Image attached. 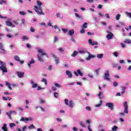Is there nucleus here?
<instances>
[{
	"label": "nucleus",
	"instance_id": "f257e3e1",
	"mask_svg": "<svg viewBox=\"0 0 131 131\" xmlns=\"http://www.w3.org/2000/svg\"><path fill=\"white\" fill-rule=\"evenodd\" d=\"M36 4L37 6H34V10L35 11L36 13L40 15H45V12L42 11V7L40 6L42 5V2H40V1H36Z\"/></svg>",
	"mask_w": 131,
	"mask_h": 131
},
{
	"label": "nucleus",
	"instance_id": "f03ea898",
	"mask_svg": "<svg viewBox=\"0 0 131 131\" xmlns=\"http://www.w3.org/2000/svg\"><path fill=\"white\" fill-rule=\"evenodd\" d=\"M38 52L40 53H38L37 54L38 60L40 62H45V59H43V56H46L47 58H49V56L47 55V54H46V52H42V51L41 50L39 49L38 50Z\"/></svg>",
	"mask_w": 131,
	"mask_h": 131
},
{
	"label": "nucleus",
	"instance_id": "7ed1b4c3",
	"mask_svg": "<svg viewBox=\"0 0 131 131\" xmlns=\"http://www.w3.org/2000/svg\"><path fill=\"white\" fill-rule=\"evenodd\" d=\"M0 64L1 65L0 67V70H2L3 73H7L8 71L7 68L6 67L5 63L0 60Z\"/></svg>",
	"mask_w": 131,
	"mask_h": 131
},
{
	"label": "nucleus",
	"instance_id": "20e7f679",
	"mask_svg": "<svg viewBox=\"0 0 131 131\" xmlns=\"http://www.w3.org/2000/svg\"><path fill=\"white\" fill-rule=\"evenodd\" d=\"M64 102H65V104L67 105H68L69 106H70L71 108H73L74 106V103L73 100H70V101H69L68 103V99H65L64 100Z\"/></svg>",
	"mask_w": 131,
	"mask_h": 131
},
{
	"label": "nucleus",
	"instance_id": "39448f33",
	"mask_svg": "<svg viewBox=\"0 0 131 131\" xmlns=\"http://www.w3.org/2000/svg\"><path fill=\"white\" fill-rule=\"evenodd\" d=\"M109 77H110L109 71L106 70V73L104 74V76H103V78H104L105 80L110 81V79Z\"/></svg>",
	"mask_w": 131,
	"mask_h": 131
},
{
	"label": "nucleus",
	"instance_id": "423d86ee",
	"mask_svg": "<svg viewBox=\"0 0 131 131\" xmlns=\"http://www.w3.org/2000/svg\"><path fill=\"white\" fill-rule=\"evenodd\" d=\"M106 32L108 33L107 35H106V39L108 40L112 39L114 36L113 33L111 32L110 31H107Z\"/></svg>",
	"mask_w": 131,
	"mask_h": 131
},
{
	"label": "nucleus",
	"instance_id": "0eeeda50",
	"mask_svg": "<svg viewBox=\"0 0 131 131\" xmlns=\"http://www.w3.org/2000/svg\"><path fill=\"white\" fill-rule=\"evenodd\" d=\"M124 113L128 114V106L127 104V102L125 101L124 102Z\"/></svg>",
	"mask_w": 131,
	"mask_h": 131
},
{
	"label": "nucleus",
	"instance_id": "6e6552de",
	"mask_svg": "<svg viewBox=\"0 0 131 131\" xmlns=\"http://www.w3.org/2000/svg\"><path fill=\"white\" fill-rule=\"evenodd\" d=\"M106 106H107L110 108L111 110H113L114 109V104L113 103L108 102L106 103L105 104Z\"/></svg>",
	"mask_w": 131,
	"mask_h": 131
},
{
	"label": "nucleus",
	"instance_id": "1a4fd4ad",
	"mask_svg": "<svg viewBox=\"0 0 131 131\" xmlns=\"http://www.w3.org/2000/svg\"><path fill=\"white\" fill-rule=\"evenodd\" d=\"M89 57H87L86 60L87 61H90L92 58H96V56L94 55H92L89 52Z\"/></svg>",
	"mask_w": 131,
	"mask_h": 131
},
{
	"label": "nucleus",
	"instance_id": "9d476101",
	"mask_svg": "<svg viewBox=\"0 0 131 131\" xmlns=\"http://www.w3.org/2000/svg\"><path fill=\"white\" fill-rule=\"evenodd\" d=\"M89 43L91 46L98 45V43L97 41H92V39H89Z\"/></svg>",
	"mask_w": 131,
	"mask_h": 131
},
{
	"label": "nucleus",
	"instance_id": "9b49d317",
	"mask_svg": "<svg viewBox=\"0 0 131 131\" xmlns=\"http://www.w3.org/2000/svg\"><path fill=\"white\" fill-rule=\"evenodd\" d=\"M17 75V76H18V77L19 78H24V72H16Z\"/></svg>",
	"mask_w": 131,
	"mask_h": 131
},
{
	"label": "nucleus",
	"instance_id": "f8f14e48",
	"mask_svg": "<svg viewBox=\"0 0 131 131\" xmlns=\"http://www.w3.org/2000/svg\"><path fill=\"white\" fill-rule=\"evenodd\" d=\"M66 75L68 76L69 78H71L73 77V74L70 71H66Z\"/></svg>",
	"mask_w": 131,
	"mask_h": 131
},
{
	"label": "nucleus",
	"instance_id": "ddd939ff",
	"mask_svg": "<svg viewBox=\"0 0 131 131\" xmlns=\"http://www.w3.org/2000/svg\"><path fill=\"white\" fill-rule=\"evenodd\" d=\"M30 120H31V119H30L28 118H21V119H20V121L25 122V123H27V121H28Z\"/></svg>",
	"mask_w": 131,
	"mask_h": 131
},
{
	"label": "nucleus",
	"instance_id": "4468645a",
	"mask_svg": "<svg viewBox=\"0 0 131 131\" xmlns=\"http://www.w3.org/2000/svg\"><path fill=\"white\" fill-rule=\"evenodd\" d=\"M2 130L3 131H8L7 127V124L4 123L3 124V126L2 127Z\"/></svg>",
	"mask_w": 131,
	"mask_h": 131
},
{
	"label": "nucleus",
	"instance_id": "2eb2a0df",
	"mask_svg": "<svg viewBox=\"0 0 131 131\" xmlns=\"http://www.w3.org/2000/svg\"><path fill=\"white\" fill-rule=\"evenodd\" d=\"M53 57L55 58V63L58 64L59 63V58L57 57L55 55H53Z\"/></svg>",
	"mask_w": 131,
	"mask_h": 131
},
{
	"label": "nucleus",
	"instance_id": "dca6fc26",
	"mask_svg": "<svg viewBox=\"0 0 131 131\" xmlns=\"http://www.w3.org/2000/svg\"><path fill=\"white\" fill-rule=\"evenodd\" d=\"M75 15L76 16V17H78V20H80L83 19V17H82V16L79 15L78 13H75Z\"/></svg>",
	"mask_w": 131,
	"mask_h": 131
},
{
	"label": "nucleus",
	"instance_id": "f3484780",
	"mask_svg": "<svg viewBox=\"0 0 131 131\" xmlns=\"http://www.w3.org/2000/svg\"><path fill=\"white\" fill-rule=\"evenodd\" d=\"M34 63H35V61H34V59L32 58V59H31V61H30V62L28 63V66L29 67H30L31 65Z\"/></svg>",
	"mask_w": 131,
	"mask_h": 131
},
{
	"label": "nucleus",
	"instance_id": "a211bd4d",
	"mask_svg": "<svg viewBox=\"0 0 131 131\" xmlns=\"http://www.w3.org/2000/svg\"><path fill=\"white\" fill-rule=\"evenodd\" d=\"M6 85L7 86H8V89L10 90H12V88L11 87V84L8 81H6Z\"/></svg>",
	"mask_w": 131,
	"mask_h": 131
},
{
	"label": "nucleus",
	"instance_id": "6ab92c4d",
	"mask_svg": "<svg viewBox=\"0 0 131 131\" xmlns=\"http://www.w3.org/2000/svg\"><path fill=\"white\" fill-rule=\"evenodd\" d=\"M74 30L72 29L71 30L69 31V35L70 36H73L74 34Z\"/></svg>",
	"mask_w": 131,
	"mask_h": 131
},
{
	"label": "nucleus",
	"instance_id": "aec40b11",
	"mask_svg": "<svg viewBox=\"0 0 131 131\" xmlns=\"http://www.w3.org/2000/svg\"><path fill=\"white\" fill-rule=\"evenodd\" d=\"M6 24L8 27H11L12 26V23L10 22V21H6Z\"/></svg>",
	"mask_w": 131,
	"mask_h": 131
},
{
	"label": "nucleus",
	"instance_id": "412c9836",
	"mask_svg": "<svg viewBox=\"0 0 131 131\" xmlns=\"http://www.w3.org/2000/svg\"><path fill=\"white\" fill-rule=\"evenodd\" d=\"M14 58L15 60H16V61H18L20 60V57H19L18 56H17V55L14 56Z\"/></svg>",
	"mask_w": 131,
	"mask_h": 131
},
{
	"label": "nucleus",
	"instance_id": "4be33fe9",
	"mask_svg": "<svg viewBox=\"0 0 131 131\" xmlns=\"http://www.w3.org/2000/svg\"><path fill=\"white\" fill-rule=\"evenodd\" d=\"M78 54V52L77 51H74V53L72 55H71V56L72 57H75L77 56V55Z\"/></svg>",
	"mask_w": 131,
	"mask_h": 131
},
{
	"label": "nucleus",
	"instance_id": "5701e85b",
	"mask_svg": "<svg viewBox=\"0 0 131 131\" xmlns=\"http://www.w3.org/2000/svg\"><path fill=\"white\" fill-rule=\"evenodd\" d=\"M104 54H97V57L98 58L101 59L103 58V56Z\"/></svg>",
	"mask_w": 131,
	"mask_h": 131
},
{
	"label": "nucleus",
	"instance_id": "b1692460",
	"mask_svg": "<svg viewBox=\"0 0 131 131\" xmlns=\"http://www.w3.org/2000/svg\"><path fill=\"white\" fill-rule=\"evenodd\" d=\"M124 42L125 43H129V44H130V43H131V40L127 39L125 40V41H124Z\"/></svg>",
	"mask_w": 131,
	"mask_h": 131
},
{
	"label": "nucleus",
	"instance_id": "393cba45",
	"mask_svg": "<svg viewBox=\"0 0 131 131\" xmlns=\"http://www.w3.org/2000/svg\"><path fill=\"white\" fill-rule=\"evenodd\" d=\"M0 50L3 51L4 52L6 51L2 43H0Z\"/></svg>",
	"mask_w": 131,
	"mask_h": 131
},
{
	"label": "nucleus",
	"instance_id": "a878e982",
	"mask_svg": "<svg viewBox=\"0 0 131 131\" xmlns=\"http://www.w3.org/2000/svg\"><path fill=\"white\" fill-rule=\"evenodd\" d=\"M118 127L116 126H114L113 127H112V130L113 131H117Z\"/></svg>",
	"mask_w": 131,
	"mask_h": 131
},
{
	"label": "nucleus",
	"instance_id": "bb28decb",
	"mask_svg": "<svg viewBox=\"0 0 131 131\" xmlns=\"http://www.w3.org/2000/svg\"><path fill=\"white\" fill-rule=\"evenodd\" d=\"M41 82L45 83V85H47L48 82H47V80H46V79H44V78L42 79Z\"/></svg>",
	"mask_w": 131,
	"mask_h": 131
},
{
	"label": "nucleus",
	"instance_id": "cd10ccee",
	"mask_svg": "<svg viewBox=\"0 0 131 131\" xmlns=\"http://www.w3.org/2000/svg\"><path fill=\"white\" fill-rule=\"evenodd\" d=\"M77 72L80 76H83V73L81 72L80 70H77Z\"/></svg>",
	"mask_w": 131,
	"mask_h": 131
},
{
	"label": "nucleus",
	"instance_id": "c85d7f7f",
	"mask_svg": "<svg viewBox=\"0 0 131 131\" xmlns=\"http://www.w3.org/2000/svg\"><path fill=\"white\" fill-rule=\"evenodd\" d=\"M77 72L80 76H83V73L81 72L80 70H77Z\"/></svg>",
	"mask_w": 131,
	"mask_h": 131
},
{
	"label": "nucleus",
	"instance_id": "c756f323",
	"mask_svg": "<svg viewBox=\"0 0 131 131\" xmlns=\"http://www.w3.org/2000/svg\"><path fill=\"white\" fill-rule=\"evenodd\" d=\"M79 125H80V126L83 127V128H85L86 127L85 124L83 123L82 122H79Z\"/></svg>",
	"mask_w": 131,
	"mask_h": 131
},
{
	"label": "nucleus",
	"instance_id": "7c9ffc66",
	"mask_svg": "<svg viewBox=\"0 0 131 131\" xmlns=\"http://www.w3.org/2000/svg\"><path fill=\"white\" fill-rule=\"evenodd\" d=\"M88 23H84L83 25V28L84 29L88 28Z\"/></svg>",
	"mask_w": 131,
	"mask_h": 131
},
{
	"label": "nucleus",
	"instance_id": "2f4dec72",
	"mask_svg": "<svg viewBox=\"0 0 131 131\" xmlns=\"http://www.w3.org/2000/svg\"><path fill=\"white\" fill-rule=\"evenodd\" d=\"M54 85L55 86L59 88L62 87V86L61 85H59V84L58 83H55Z\"/></svg>",
	"mask_w": 131,
	"mask_h": 131
},
{
	"label": "nucleus",
	"instance_id": "473e14b6",
	"mask_svg": "<svg viewBox=\"0 0 131 131\" xmlns=\"http://www.w3.org/2000/svg\"><path fill=\"white\" fill-rule=\"evenodd\" d=\"M58 41V37L55 36L54 38V43H55Z\"/></svg>",
	"mask_w": 131,
	"mask_h": 131
},
{
	"label": "nucleus",
	"instance_id": "72a5a7b5",
	"mask_svg": "<svg viewBox=\"0 0 131 131\" xmlns=\"http://www.w3.org/2000/svg\"><path fill=\"white\" fill-rule=\"evenodd\" d=\"M62 31L63 33H64L65 34H66L67 32H68V30L67 29H62Z\"/></svg>",
	"mask_w": 131,
	"mask_h": 131
},
{
	"label": "nucleus",
	"instance_id": "f704fd0d",
	"mask_svg": "<svg viewBox=\"0 0 131 131\" xmlns=\"http://www.w3.org/2000/svg\"><path fill=\"white\" fill-rule=\"evenodd\" d=\"M19 14L21 15H26V13L25 11H19Z\"/></svg>",
	"mask_w": 131,
	"mask_h": 131
},
{
	"label": "nucleus",
	"instance_id": "c9c22d12",
	"mask_svg": "<svg viewBox=\"0 0 131 131\" xmlns=\"http://www.w3.org/2000/svg\"><path fill=\"white\" fill-rule=\"evenodd\" d=\"M85 53V51L84 50H79V53L80 54H84Z\"/></svg>",
	"mask_w": 131,
	"mask_h": 131
},
{
	"label": "nucleus",
	"instance_id": "e433bc0d",
	"mask_svg": "<svg viewBox=\"0 0 131 131\" xmlns=\"http://www.w3.org/2000/svg\"><path fill=\"white\" fill-rule=\"evenodd\" d=\"M9 113H10L11 115H12V114L16 115L17 114V113L14 111L9 112Z\"/></svg>",
	"mask_w": 131,
	"mask_h": 131
},
{
	"label": "nucleus",
	"instance_id": "4c0bfd02",
	"mask_svg": "<svg viewBox=\"0 0 131 131\" xmlns=\"http://www.w3.org/2000/svg\"><path fill=\"white\" fill-rule=\"evenodd\" d=\"M113 85L114 87H116L118 85V84L117 81H114L113 83Z\"/></svg>",
	"mask_w": 131,
	"mask_h": 131
},
{
	"label": "nucleus",
	"instance_id": "58836bf2",
	"mask_svg": "<svg viewBox=\"0 0 131 131\" xmlns=\"http://www.w3.org/2000/svg\"><path fill=\"white\" fill-rule=\"evenodd\" d=\"M121 15L120 14H117L116 15V20H118L120 18Z\"/></svg>",
	"mask_w": 131,
	"mask_h": 131
},
{
	"label": "nucleus",
	"instance_id": "ea45409f",
	"mask_svg": "<svg viewBox=\"0 0 131 131\" xmlns=\"http://www.w3.org/2000/svg\"><path fill=\"white\" fill-rule=\"evenodd\" d=\"M54 96L55 98H58V93H56V92H54Z\"/></svg>",
	"mask_w": 131,
	"mask_h": 131
},
{
	"label": "nucleus",
	"instance_id": "a19ab883",
	"mask_svg": "<svg viewBox=\"0 0 131 131\" xmlns=\"http://www.w3.org/2000/svg\"><path fill=\"white\" fill-rule=\"evenodd\" d=\"M10 127L16 126V124L14 123H11L10 124Z\"/></svg>",
	"mask_w": 131,
	"mask_h": 131
},
{
	"label": "nucleus",
	"instance_id": "79ce46f5",
	"mask_svg": "<svg viewBox=\"0 0 131 131\" xmlns=\"http://www.w3.org/2000/svg\"><path fill=\"white\" fill-rule=\"evenodd\" d=\"M101 105H102V100H100V104L95 105V107H99V106H101Z\"/></svg>",
	"mask_w": 131,
	"mask_h": 131
},
{
	"label": "nucleus",
	"instance_id": "37998d69",
	"mask_svg": "<svg viewBox=\"0 0 131 131\" xmlns=\"http://www.w3.org/2000/svg\"><path fill=\"white\" fill-rule=\"evenodd\" d=\"M55 29H58L59 30V32H61V31L60 30V29L59 28V27H58V26L55 25L54 27Z\"/></svg>",
	"mask_w": 131,
	"mask_h": 131
},
{
	"label": "nucleus",
	"instance_id": "c03bdc74",
	"mask_svg": "<svg viewBox=\"0 0 131 131\" xmlns=\"http://www.w3.org/2000/svg\"><path fill=\"white\" fill-rule=\"evenodd\" d=\"M28 128H29V129L35 128V126L34 125L32 124L29 127H28Z\"/></svg>",
	"mask_w": 131,
	"mask_h": 131
},
{
	"label": "nucleus",
	"instance_id": "a18cd8bd",
	"mask_svg": "<svg viewBox=\"0 0 131 131\" xmlns=\"http://www.w3.org/2000/svg\"><path fill=\"white\" fill-rule=\"evenodd\" d=\"M114 56H116V57H118V53L115 52L113 53Z\"/></svg>",
	"mask_w": 131,
	"mask_h": 131
},
{
	"label": "nucleus",
	"instance_id": "49530a36",
	"mask_svg": "<svg viewBox=\"0 0 131 131\" xmlns=\"http://www.w3.org/2000/svg\"><path fill=\"white\" fill-rule=\"evenodd\" d=\"M23 39L24 40H28L29 38L26 36H24L22 37Z\"/></svg>",
	"mask_w": 131,
	"mask_h": 131
},
{
	"label": "nucleus",
	"instance_id": "de8ad7c7",
	"mask_svg": "<svg viewBox=\"0 0 131 131\" xmlns=\"http://www.w3.org/2000/svg\"><path fill=\"white\" fill-rule=\"evenodd\" d=\"M100 69H97L96 70H95V73H96L97 75H99V71H100Z\"/></svg>",
	"mask_w": 131,
	"mask_h": 131
},
{
	"label": "nucleus",
	"instance_id": "09e8293b",
	"mask_svg": "<svg viewBox=\"0 0 131 131\" xmlns=\"http://www.w3.org/2000/svg\"><path fill=\"white\" fill-rule=\"evenodd\" d=\"M85 31L84 29H81V31H80V33L81 34H83L85 33Z\"/></svg>",
	"mask_w": 131,
	"mask_h": 131
},
{
	"label": "nucleus",
	"instance_id": "8fccbe9b",
	"mask_svg": "<svg viewBox=\"0 0 131 131\" xmlns=\"http://www.w3.org/2000/svg\"><path fill=\"white\" fill-rule=\"evenodd\" d=\"M56 16L57 18H61V14L59 13H56Z\"/></svg>",
	"mask_w": 131,
	"mask_h": 131
},
{
	"label": "nucleus",
	"instance_id": "3c124183",
	"mask_svg": "<svg viewBox=\"0 0 131 131\" xmlns=\"http://www.w3.org/2000/svg\"><path fill=\"white\" fill-rule=\"evenodd\" d=\"M30 31L31 32H35V30L34 28H33L32 27H31L30 28Z\"/></svg>",
	"mask_w": 131,
	"mask_h": 131
},
{
	"label": "nucleus",
	"instance_id": "603ef678",
	"mask_svg": "<svg viewBox=\"0 0 131 131\" xmlns=\"http://www.w3.org/2000/svg\"><path fill=\"white\" fill-rule=\"evenodd\" d=\"M37 86V84L36 83H34V84H33L32 88H35Z\"/></svg>",
	"mask_w": 131,
	"mask_h": 131
},
{
	"label": "nucleus",
	"instance_id": "864d4df0",
	"mask_svg": "<svg viewBox=\"0 0 131 131\" xmlns=\"http://www.w3.org/2000/svg\"><path fill=\"white\" fill-rule=\"evenodd\" d=\"M52 91H56L57 90V88H56V87H55V86H52Z\"/></svg>",
	"mask_w": 131,
	"mask_h": 131
},
{
	"label": "nucleus",
	"instance_id": "5fc2aeb1",
	"mask_svg": "<svg viewBox=\"0 0 131 131\" xmlns=\"http://www.w3.org/2000/svg\"><path fill=\"white\" fill-rule=\"evenodd\" d=\"M126 15L130 17V18H131V13H129L128 12H126Z\"/></svg>",
	"mask_w": 131,
	"mask_h": 131
},
{
	"label": "nucleus",
	"instance_id": "6e6d98bb",
	"mask_svg": "<svg viewBox=\"0 0 131 131\" xmlns=\"http://www.w3.org/2000/svg\"><path fill=\"white\" fill-rule=\"evenodd\" d=\"M26 129H27V126H24L22 128V131H26Z\"/></svg>",
	"mask_w": 131,
	"mask_h": 131
},
{
	"label": "nucleus",
	"instance_id": "4d7b16f0",
	"mask_svg": "<svg viewBox=\"0 0 131 131\" xmlns=\"http://www.w3.org/2000/svg\"><path fill=\"white\" fill-rule=\"evenodd\" d=\"M40 102L41 104H43V103H45V100H43L42 98H40Z\"/></svg>",
	"mask_w": 131,
	"mask_h": 131
},
{
	"label": "nucleus",
	"instance_id": "13d9d810",
	"mask_svg": "<svg viewBox=\"0 0 131 131\" xmlns=\"http://www.w3.org/2000/svg\"><path fill=\"white\" fill-rule=\"evenodd\" d=\"M86 110L89 111H91V108L90 106L86 107Z\"/></svg>",
	"mask_w": 131,
	"mask_h": 131
},
{
	"label": "nucleus",
	"instance_id": "bf43d9fd",
	"mask_svg": "<svg viewBox=\"0 0 131 131\" xmlns=\"http://www.w3.org/2000/svg\"><path fill=\"white\" fill-rule=\"evenodd\" d=\"M102 5H101V4L98 5V9H102Z\"/></svg>",
	"mask_w": 131,
	"mask_h": 131
},
{
	"label": "nucleus",
	"instance_id": "052dcab7",
	"mask_svg": "<svg viewBox=\"0 0 131 131\" xmlns=\"http://www.w3.org/2000/svg\"><path fill=\"white\" fill-rule=\"evenodd\" d=\"M27 47L28 49H31V45H30V44H27Z\"/></svg>",
	"mask_w": 131,
	"mask_h": 131
},
{
	"label": "nucleus",
	"instance_id": "680f3d73",
	"mask_svg": "<svg viewBox=\"0 0 131 131\" xmlns=\"http://www.w3.org/2000/svg\"><path fill=\"white\" fill-rule=\"evenodd\" d=\"M87 2L89 3H93L94 2V0H87Z\"/></svg>",
	"mask_w": 131,
	"mask_h": 131
},
{
	"label": "nucleus",
	"instance_id": "e2e57ef3",
	"mask_svg": "<svg viewBox=\"0 0 131 131\" xmlns=\"http://www.w3.org/2000/svg\"><path fill=\"white\" fill-rule=\"evenodd\" d=\"M125 114L124 113H120V116H121L122 117H123L124 116Z\"/></svg>",
	"mask_w": 131,
	"mask_h": 131
},
{
	"label": "nucleus",
	"instance_id": "0e129e2a",
	"mask_svg": "<svg viewBox=\"0 0 131 131\" xmlns=\"http://www.w3.org/2000/svg\"><path fill=\"white\" fill-rule=\"evenodd\" d=\"M25 19L23 18V19H21V24H22L23 25H24V24H25Z\"/></svg>",
	"mask_w": 131,
	"mask_h": 131
},
{
	"label": "nucleus",
	"instance_id": "69168bd1",
	"mask_svg": "<svg viewBox=\"0 0 131 131\" xmlns=\"http://www.w3.org/2000/svg\"><path fill=\"white\" fill-rule=\"evenodd\" d=\"M3 100L7 101V100H8V98H6L5 96H3Z\"/></svg>",
	"mask_w": 131,
	"mask_h": 131
},
{
	"label": "nucleus",
	"instance_id": "338daca9",
	"mask_svg": "<svg viewBox=\"0 0 131 131\" xmlns=\"http://www.w3.org/2000/svg\"><path fill=\"white\" fill-rule=\"evenodd\" d=\"M73 131H78L77 127H74L73 128Z\"/></svg>",
	"mask_w": 131,
	"mask_h": 131
},
{
	"label": "nucleus",
	"instance_id": "774afa93",
	"mask_svg": "<svg viewBox=\"0 0 131 131\" xmlns=\"http://www.w3.org/2000/svg\"><path fill=\"white\" fill-rule=\"evenodd\" d=\"M59 51L61 52H64V50L62 48H59Z\"/></svg>",
	"mask_w": 131,
	"mask_h": 131
}]
</instances>
